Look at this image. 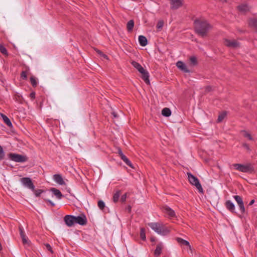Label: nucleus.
Instances as JSON below:
<instances>
[{
  "label": "nucleus",
  "instance_id": "f257e3e1",
  "mask_svg": "<svg viewBox=\"0 0 257 257\" xmlns=\"http://www.w3.org/2000/svg\"><path fill=\"white\" fill-rule=\"evenodd\" d=\"M194 29L196 33L201 37L207 36L212 26L204 20L196 19L194 21Z\"/></svg>",
  "mask_w": 257,
  "mask_h": 257
},
{
  "label": "nucleus",
  "instance_id": "f03ea898",
  "mask_svg": "<svg viewBox=\"0 0 257 257\" xmlns=\"http://www.w3.org/2000/svg\"><path fill=\"white\" fill-rule=\"evenodd\" d=\"M148 225L160 235H166L169 232V229L162 222H150Z\"/></svg>",
  "mask_w": 257,
  "mask_h": 257
},
{
  "label": "nucleus",
  "instance_id": "7ed1b4c3",
  "mask_svg": "<svg viewBox=\"0 0 257 257\" xmlns=\"http://www.w3.org/2000/svg\"><path fill=\"white\" fill-rule=\"evenodd\" d=\"M131 64L142 74V78L145 83L147 84H149L150 82L149 80V72L137 62L133 61L132 62Z\"/></svg>",
  "mask_w": 257,
  "mask_h": 257
},
{
  "label": "nucleus",
  "instance_id": "20e7f679",
  "mask_svg": "<svg viewBox=\"0 0 257 257\" xmlns=\"http://www.w3.org/2000/svg\"><path fill=\"white\" fill-rule=\"evenodd\" d=\"M187 174L189 182L192 185L195 186L200 193H202L203 192V189L198 179L195 176L193 175L191 173H187Z\"/></svg>",
  "mask_w": 257,
  "mask_h": 257
},
{
  "label": "nucleus",
  "instance_id": "39448f33",
  "mask_svg": "<svg viewBox=\"0 0 257 257\" xmlns=\"http://www.w3.org/2000/svg\"><path fill=\"white\" fill-rule=\"evenodd\" d=\"M8 157L11 160L18 163L25 162L28 160V158L26 156L13 153L9 154Z\"/></svg>",
  "mask_w": 257,
  "mask_h": 257
},
{
  "label": "nucleus",
  "instance_id": "423d86ee",
  "mask_svg": "<svg viewBox=\"0 0 257 257\" xmlns=\"http://www.w3.org/2000/svg\"><path fill=\"white\" fill-rule=\"evenodd\" d=\"M234 166L237 170L242 172H249L253 171V168L250 164L242 165L240 164H235Z\"/></svg>",
  "mask_w": 257,
  "mask_h": 257
},
{
  "label": "nucleus",
  "instance_id": "0eeeda50",
  "mask_svg": "<svg viewBox=\"0 0 257 257\" xmlns=\"http://www.w3.org/2000/svg\"><path fill=\"white\" fill-rule=\"evenodd\" d=\"M20 181L24 187L31 190L32 191L35 190V186L30 178L23 177L21 179Z\"/></svg>",
  "mask_w": 257,
  "mask_h": 257
},
{
  "label": "nucleus",
  "instance_id": "6e6552de",
  "mask_svg": "<svg viewBox=\"0 0 257 257\" xmlns=\"http://www.w3.org/2000/svg\"><path fill=\"white\" fill-rule=\"evenodd\" d=\"M223 43L226 46L230 48L236 49L240 47V43L235 40L225 39Z\"/></svg>",
  "mask_w": 257,
  "mask_h": 257
},
{
  "label": "nucleus",
  "instance_id": "1a4fd4ad",
  "mask_svg": "<svg viewBox=\"0 0 257 257\" xmlns=\"http://www.w3.org/2000/svg\"><path fill=\"white\" fill-rule=\"evenodd\" d=\"M74 219L75 220V223L81 225H85L87 223V219L84 215L78 216H74Z\"/></svg>",
  "mask_w": 257,
  "mask_h": 257
},
{
  "label": "nucleus",
  "instance_id": "9d476101",
  "mask_svg": "<svg viewBox=\"0 0 257 257\" xmlns=\"http://www.w3.org/2000/svg\"><path fill=\"white\" fill-rule=\"evenodd\" d=\"M19 231L20 236L22 239V241L24 244H29L30 240L26 235L25 232L24 231L23 227L22 226H19Z\"/></svg>",
  "mask_w": 257,
  "mask_h": 257
},
{
  "label": "nucleus",
  "instance_id": "9b49d317",
  "mask_svg": "<svg viewBox=\"0 0 257 257\" xmlns=\"http://www.w3.org/2000/svg\"><path fill=\"white\" fill-rule=\"evenodd\" d=\"M64 221L68 226H72L75 224L74 216L71 215H66L64 217Z\"/></svg>",
  "mask_w": 257,
  "mask_h": 257
},
{
  "label": "nucleus",
  "instance_id": "f8f14e48",
  "mask_svg": "<svg viewBox=\"0 0 257 257\" xmlns=\"http://www.w3.org/2000/svg\"><path fill=\"white\" fill-rule=\"evenodd\" d=\"M163 211L168 217L172 218L175 216L174 211L170 207L167 206L163 207Z\"/></svg>",
  "mask_w": 257,
  "mask_h": 257
},
{
  "label": "nucleus",
  "instance_id": "ddd939ff",
  "mask_svg": "<svg viewBox=\"0 0 257 257\" xmlns=\"http://www.w3.org/2000/svg\"><path fill=\"white\" fill-rule=\"evenodd\" d=\"M250 8V7L246 3L241 4L237 7L238 11L243 13L249 12Z\"/></svg>",
  "mask_w": 257,
  "mask_h": 257
},
{
  "label": "nucleus",
  "instance_id": "4468645a",
  "mask_svg": "<svg viewBox=\"0 0 257 257\" xmlns=\"http://www.w3.org/2000/svg\"><path fill=\"white\" fill-rule=\"evenodd\" d=\"M172 9H177L182 5V0H170Z\"/></svg>",
  "mask_w": 257,
  "mask_h": 257
},
{
  "label": "nucleus",
  "instance_id": "2eb2a0df",
  "mask_svg": "<svg viewBox=\"0 0 257 257\" xmlns=\"http://www.w3.org/2000/svg\"><path fill=\"white\" fill-rule=\"evenodd\" d=\"M54 181L59 185H64L65 182L60 174H55L53 177Z\"/></svg>",
  "mask_w": 257,
  "mask_h": 257
},
{
  "label": "nucleus",
  "instance_id": "dca6fc26",
  "mask_svg": "<svg viewBox=\"0 0 257 257\" xmlns=\"http://www.w3.org/2000/svg\"><path fill=\"white\" fill-rule=\"evenodd\" d=\"M176 66L181 70L184 72H189V70L187 68L186 65L182 61H178L176 63Z\"/></svg>",
  "mask_w": 257,
  "mask_h": 257
},
{
  "label": "nucleus",
  "instance_id": "f3484780",
  "mask_svg": "<svg viewBox=\"0 0 257 257\" xmlns=\"http://www.w3.org/2000/svg\"><path fill=\"white\" fill-rule=\"evenodd\" d=\"M163 248V245L162 243H158L157 245L156 248L154 251L155 255L156 256H159L162 252Z\"/></svg>",
  "mask_w": 257,
  "mask_h": 257
},
{
  "label": "nucleus",
  "instance_id": "a211bd4d",
  "mask_svg": "<svg viewBox=\"0 0 257 257\" xmlns=\"http://www.w3.org/2000/svg\"><path fill=\"white\" fill-rule=\"evenodd\" d=\"M226 208L231 212H234L235 210V205L233 202L230 200H227L225 202Z\"/></svg>",
  "mask_w": 257,
  "mask_h": 257
},
{
  "label": "nucleus",
  "instance_id": "6ab92c4d",
  "mask_svg": "<svg viewBox=\"0 0 257 257\" xmlns=\"http://www.w3.org/2000/svg\"><path fill=\"white\" fill-rule=\"evenodd\" d=\"M139 42L141 46H146L148 44V41L147 38L142 35L139 36Z\"/></svg>",
  "mask_w": 257,
  "mask_h": 257
},
{
  "label": "nucleus",
  "instance_id": "aec40b11",
  "mask_svg": "<svg viewBox=\"0 0 257 257\" xmlns=\"http://www.w3.org/2000/svg\"><path fill=\"white\" fill-rule=\"evenodd\" d=\"M177 241H178V243H179L180 244H181L182 245H184L187 246L189 247V248L190 250H191V246L190 245V243L188 241L184 240L181 238H179V237L177 238Z\"/></svg>",
  "mask_w": 257,
  "mask_h": 257
},
{
  "label": "nucleus",
  "instance_id": "412c9836",
  "mask_svg": "<svg viewBox=\"0 0 257 257\" xmlns=\"http://www.w3.org/2000/svg\"><path fill=\"white\" fill-rule=\"evenodd\" d=\"M51 190L58 199H61L62 197L63 196V195L62 194L61 192L59 190L55 188H53L51 189Z\"/></svg>",
  "mask_w": 257,
  "mask_h": 257
},
{
  "label": "nucleus",
  "instance_id": "4be33fe9",
  "mask_svg": "<svg viewBox=\"0 0 257 257\" xmlns=\"http://www.w3.org/2000/svg\"><path fill=\"white\" fill-rule=\"evenodd\" d=\"M242 134V135L244 137L246 138L249 141H254V139L253 137L251 136L250 134L248 133L247 131L245 130H242L240 132Z\"/></svg>",
  "mask_w": 257,
  "mask_h": 257
},
{
  "label": "nucleus",
  "instance_id": "5701e85b",
  "mask_svg": "<svg viewBox=\"0 0 257 257\" xmlns=\"http://www.w3.org/2000/svg\"><path fill=\"white\" fill-rule=\"evenodd\" d=\"M1 116L3 118V119L4 122L9 127L12 126L13 124L10 120V119L5 114L1 113Z\"/></svg>",
  "mask_w": 257,
  "mask_h": 257
},
{
  "label": "nucleus",
  "instance_id": "b1692460",
  "mask_svg": "<svg viewBox=\"0 0 257 257\" xmlns=\"http://www.w3.org/2000/svg\"><path fill=\"white\" fill-rule=\"evenodd\" d=\"M162 114L166 117H169L171 114V110L167 107L163 108L162 110Z\"/></svg>",
  "mask_w": 257,
  "mask_h": 257
},
{
  "label": "nucleus",
  "instance_id": "393cba45",
  "mask_svg": "<svg viewBox=\"0 0 257 257\" xmlns=\"http://www.w3.org/2000/svg\"><path fill=\"white\" fill-rule=\"evenodd\" d=\"M248 24L250 27L257 29V19L252 18L249 20Z\"/></svg>",
  "mask_w": 257,
  "mask_h": 257
},
{
  "label": "nucleus",
  "instance_id": "a878e982",
  "mask_svg": "<svg viewBox=\"0 0 257 257\" xmlns=\"http://www.w3.org/2000/svg\"><path fill=\"white\" fill-rule=\"evenodd\" d=\"M134 27V22L133 20H130L127 23V29L128 31L131 32Z\"/></svg>",
  "mask_w": 257,
  "mask_h": 257
},
{
  "label": "nucleus",
  "instance_id": "bb28decb",
  "mask_svg": "<svg viewBox=\"0 0 257 257\" xmlns=\"http://www.w3.org/2000/svg\"><path fill=\"white\" fill-rule=\"evenodd\" d=\"M120 195V191H117L113 195V201L114 202L116 203L118 201Z\"/></svg>",
  "mask_w": 257,
  "mask_h": 257
},
{
  "label": "nucleus",
  "instance_id": "cd10ccee",
  "mask_svg": "<svg viewBox=\"0 0 257 257\" xmlns=\"http://www.w3.org/2000/svg\"><path fill=\"white\" fill-rule=\"evenodd\" d=\"M226 116V112L225 111H223L221 112L218 116V119H217V122H220L222 121L224 118Z\"/></svg>",
  "mask_w": 257,
  "mask_h": 257
},
{
  "label": "nucleus",
  "instance_id": "c85d7f7f",
  "mask_svg": "<svg viewBox=\"0 0 257 257\" xmlns=\"http://www.w3.org/2000/svg\"><path fill=\"white\" fill-rule=\"evenodd\" d=\"M118 154L120 156L121 159L123 160V161L127 159V157L123 154L120 148H118Z\"/></svg>",
  "mask_w": 257,
  "mask_h": 257
},
{
  "label": "nucleus",
  "instance_id": "c756f323",
  "mask_svg": "<svg viewBox=\"0 0 257 257\" xmlns=\"http://www.w3.org/2000/svg\"><path fill=\"white\" fill-rule=\"evenodd\" d=\"M98 206L100 209H101V210H103L105 207V204L104 202L101 200H99L98 202Z\"/></svg>",
  "mask_w": 257,
  "mask_h": 257
},
{
  "label": "nucleus",
  "instance_id": "7c9ffc66",
  "mask_svg": "<svg viewBox=\"0 0 257 257\" xmlns=\"http://www.w3.org/2000/svg\"><path fill=\"white\" fill-rule=\"evenodd\" d=\"M30 81H31V84L32 85V86L33 87L37 86L38 83H37V79L35 77H34L33 76L31 77Z\"/></svg>",
  "mask_w": 257,
  "mask_h": 257
},
{
  "label": "nucleus",
  "instance_id": "2f4dec72",
  "mask_svg": "<svg viewBox=\"0 0 257 257\" xmlns=\"http://www.w3.org/2000/svg\"><path fill=\"white\" fill-rule=\"evenodd\" d=\"M140 237L143 240L146 239L145 230L144 228H142L140 231Z\"/></svg>",
  "mask_w": 257,
  "mask_h": 257
},
{
  "label": "nucleus",
  "instance_id": "473e14b6",
  "mask_svg": "<svg viewBox=\"0 0 257 257\" xmlns=\"http://www.w3.org/2000/svg\"><path fill=\"white\" fill-rule=\"evenodd\" d=\"M237 204L239 206V208L241 213H243L245 212V207L244 206L243 202H240L239 203H238Z\"/></svg>",
  "mask_w": 257,
  "mask_h": 257
},
{
  "label": "nucleus",
  "instance_id": "72a5a7b5",
  "mask_svg": "<svg viewBox=\"0 0 257 257\" xmlns=\"http://www.w3.org/2000/svg\"><path fill=\"white\" fill-rule=\"evenodd\" d=\"M233 198L235 200L237 203L238 204L240 202H243L242 198L238 195H235L233 196Z\"/></svg>",
  "mask_w": 257,
  "mask_h": 257
},
{
  "label": "nucleus",
  "instance_id": "f704fd0d",
  "mask_svg": "<svg viewBox=\"0 0 257 257\" xmlns=\"http://www.w3.org/2000/svg\"><path fill=\"white\" fill-rule=\"evenodd\" d=\"M5 156V153L3 150V147L0 146V160H3Z\"/></svg>",
  "mask_w": 257,
  "mask_h": 257
},
{
  "label": "nucleus",
  "instance_id": "c9c22d12",
  "mask_svg": "<svg viewBox=\"0 0 257 257\" xmlns=\"http://www.w3.org/2000/svg\"><path fill=\"white\" fill-rule=\"evenodd\" d=\"M34 192L35 195L36 197H39L41 193L43 192V191L41 189H37L33 191Z\"/></svg>",
  "mask_w": 257,
  "mask_h": 257
},
{
  "label": "nucleus",
  "instance_id": "e433bc0d",
  "mask_svg": "<svg viewBox=\"0 0 257 257\" xmlns=\"http://www.w3.org/2000/svg\"><path fill=\"white\" fill-rule=\"evenodd\" d=\"M190 61L193 65H195L197 64L196 58L194 56H192V57H190Z\"/></svg>",
  "mask_w": 257,
  "mask_h": 257
},
{
  "label": "nucleus",
  "instance_id": "4c0bfd02",
  "mask_svg": "<svg viewBox=\"0 0 257 257\" xmlns=\"http://www.w3.org/2000/svg\"><path fill=\"white\" fill-rule=\"evenodd\" d=\"M123 162L130 167L133 168V164L127 158L125 160L123 161Z\"/></svg>",
  "mask_w": 257,
  "mask_h": 257
},
{
  "label": "nucleus",
  "instance_id": "58836bf2",
  "mask_svg": "<svg viewBox=\"0 0 257 257\" xmlns=\"http://www.w3.org/2000/svg\"><path fill=\"white\" fill-rule=\"evenodd\" d=\"M21 77L24 80H26L27 78V72L26 71H23L22 72Z\"/></svg>",
  "mask_w": 257,
  "mask_h": 257
},
{
  "label": "nucleus",
  "instance_id": "ea45409f",
  "mask_svg": "<svg viewBox=\"0 0 257 257\" xmlns=\"http://www.w3.org/2000/svg\"><path fill=\"white\" fill-rule=\"evenodd\" d=\"M126 197H127V194L125 193L124 194H123V195L121 196V197L120 198V201L122 202H125L126 201Z\"/></svg>",
  "mask_w": 257,
  "mask_h": 257
},
{
  "label": "nucleus",
  "instance_id": "a19ab883",
  "mask_svg": "<svg viewBox=\"0 0 257 257\" xmlns=\"http://www.w3.org/2000/svg\"><path fill=\"white\" fill-rule=\"evenodd\" d=\"M163 24L164 23L162 21H159L157 25V28L158 29H161L163 26Z\"/></svg>",
  "mask_w": 257,
  "mask_h": 257
},
{
  "label": "nucleus",
  "instance_id": "79ce46f5",
  "mask_svg": "<svg viewBox=\"0 0 257 257\" xmlns=\"http://www.w3.org/2000/svg\"><path fill=\"white\" fill-rule=\"evenodd\" d=\"M0 51L2 53L4 54H7V50L4 47H1L0 48Z\"/></svg>",
  "mask_w": 257,
  "mask_h": 257
},
{
  "label": "nucleus",
  "instance_id": "37998d69",
  "mask_svg": "<svg viewBox=\"0 0 257 257\" xmlns=\"http://www.w3.org/2000/svg\"><path fill=\"white\" fill-rule=\"evenodd\" d=\"M243 147L247 151H250V149L248 144L246 143H243L242 144Z\"/></svg>",
  "mask_w": 257,
  "mask_h": 257
},
{
  "label": "nucleus",
  "instance_id": "c03bdc74",
  "mask_svg": "<svg viewBox=\"0 0 257 257\" xmlns=\"http://www.w3.org/2000/svg\"><path fill=\"white\" fill-rule=\"evenodd\" d=\"M45 246L46 247V248L49 250V251H50L51 252H53V250L52 249V247L51 246V245L48 244V243H47L45 244Z\"/></svg>",
  "mask_w": 257,
  "mask_h": 257
},
{
  "label": "nucleus",
  "instance_id": "a18cd8bd",
  "mask_svg": "<svg viewBox=\"0 0 257 257\" xmlns=\"http://www.w3.org/2000/svg\"><path fill=\"white\" fill-rule=\"evenodd\" d=\"M30 96L31 97V98L34 99L35 97V93L34 92H31L30 94Z\"/></svg>",
  "mask_w": 257,
  "mask_h": 257
},
{
  "label": "nucleus",
  "instance_id": "49530a36",
  "mask_svg": "<svg viewBox=\"0 0 257 257\" xmlns=\"http://www.w3.org/2000/svg\"><path fill=\"white\" fill-rule=\"evenodd\" d=\"M46 201L48 202H49L51 205L52 206H55V204L52 201H51L50 200L48 199V200H46Z\"/></svg>",
  "mask_w": 257,
  "mask_h": 257
},
{
  "label": "nucleus",
  "instance_id": "de8ad7c7",
  "mask_svg": "<svg viewBox=\"0 0 257 257\" xmlns=\"http://www.w3.org/2000/svg\"><path fill=\"white\" fill-rule=\"evenodd\" d=\"M212 90V88L211 86H207L206 88V91H210Z\"/></svg>",
  "mask_w": 257,
  "mask_h": 257
},
{
  "label": "nucleus",
  "instance_id": "09e8293b",
  "mask_svg": "<svg viewBox=\"0 0 257 257\" xmlns=\"http://www.w3.org/2000/svg\"><path fill=\"white\" fill-rule=\"evenodd\" d=\"M112 115H113V117H114V118H116L117 117V114L115 112H112Z\"/></svg>",
  "mask_w": 257,
  "mask_h": 257
},
{
  "label": "nucleus",
  "instance_id": "8fccbe9b",
  "mask_svg": "<svg viewBox=\"0 0 257 257\" xmlns=\"http://www.w3.org/2000/svg\"><path fill=\"white\" fill-rule=\"evenodd\" d=\"M101 56L102 57H103V58H105V59H108L107 56L106 55H105V54H103H103H102V55H101Z\"/></svg>",
  "mask_w": 257,
  "mask_h": 257
},
{
  "label": "nucleus",
  "instance_id": "3c124183",
  "mask_svg": "<svg viewBox=\"0 0 257 257\" xmlns=\"http://www.w3.org/2000/svg\"><path fill=\"white\" fill-rule=\"evenodd\" d=\"M254 203V200H251L249 203V205H252L253 203Z\"/></svg>",
  "mask_w": 257,
  "mask_h": 257
},
{
  "label": "nucleus",
  "instance_id": "603ef678",
  "mask_svg": "<svg viewBox=\"0 0 257 257\" xmlns=\"http://www.w3.org/2000/svg\"><path fill=\"white\" fill-rule=\"evenodd\" d=\"M97 53H98V54H99L100 56H101L102 54H103V53H102L101 51H100V50H97Z\"/></svg>",
  "mask_w": 257,
  "mask_h": 257
},
{
  "label": "nucleus",
  "instance_id": "864d4df0",
  "mask_svg": "<svg viewBox=\"0 0 257 257\" xmlns=\"http://www.w3.org/2000/svg\"><path fill=\"white\" fill-rule=\"evenodd\" d=\"M256 185L257 186V184Z\"/></svg>",
  "mask_w": 257,
  "mask_h": 257
}]
</instances>
